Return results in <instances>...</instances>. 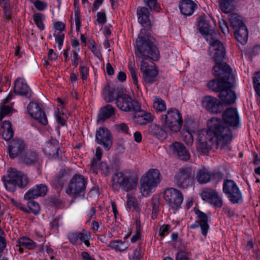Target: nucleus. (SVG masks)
I'll list each match as a JSON object with an SVG mask.
<instances>
[{
    "label": "nucleus",
    "instance_id": "nucleus-1",
    "mask_svg": "<svg viewBox=\"0 0 260 260\" xmlns=\"http://www.w3.org/2000/svg\"><path fill=\"white\" fill-rule=\"evenodd\" d=\"M208 126V130H202L198 134L197 149L207 153L213 147L224 149L228 147L233 138L230 128L216 118H211Z\"/></svg>",
    "mask_w": 260,
    "mask_h": 260
},
{
    "label": "nucleus",
    "instance_id": "nucleus-2",
    "mask_svg": "<svg viewBox=\"0 0 260 260\" xmlns=\"http://www.w3.org/2000/svg\"><path fill=\"white\" fill-rule=\"evenodd\" d=\"M155 39L149 34H140L136 41L135 54L141 64L153 62L159 58Z\"/></svg>",
    "mask_w": 260,
    "mask_h": 260
},
{
    "label": "nucleus",
    "instance_id": "nucleus-3",
    "mask_svg": "<svg viewBox=\"0 0 260 260\" xmlns=\"http://www.w3.org/2000/svg\"><path fill=\"white\" fill-rule=\"evenodd\" d=\"M213 73L218 79H213L208 82L207 86L210 89L220 93L224 87H233L235 78L226 63L215 65L213 67Z\"/></svg>",
    "mask_w": 260,
    "mask_h": 260
},
{
    "label": "nucleus",
    "instance_id": "nucleus-4",
    "mask_svg": "<svg viewBox=\"0 0 260 260\" xmlns=\"http://www.w3.org/2000/svg\"><path fill=\"white\" fill-rule=\"evenodd\" d=\"M6 189L10 192H14L17 187L23 188L29 182L27 175L15 168H10L6 175L3 177Z\"/></svg>",
    "mask_w": 260,
    "mask_h": 260
},
{
    "label": "nucleus",
    "instance_id": "nucleus-5",
    "mask_svg": "<svg viewBox=\"0 0 260 260\" xmlns=\"http://www.w3.org/2000/svg\"><path fill=\"white\" fill-rule=\"evenodd\" d=\"M161 180V175L157 169H151L142 177L140 180V192L143 196H148L154 192Z\"/></svg>",
    "mask_w": 260,
    "mask_h": 260
},
{
    "label": "nucleus",
    "instance_id": "nucleus-6",
    "mask_svg": "<svg viewBox=\"0 0 260 260\" xmlns=\"http://www.w3.org/2000/svg\"><path fill=\"white\" fill-rule=\"evenodd\" d=\"M203 37L210 43L209 54L212 59L216 62V65L222 64L221 62L225 55V48L223 44L214 38L215 34H202Z\"/></svg>",
    "mask_w": 260,
    "mask_h": 260
},
{
    "label": "nucleus",
    "instance_id": "nucleus-7",
    "mask_svg": "<svg viewBox=\"0 0 260 260\" xmlns=\"http://www.w3.org/2000/svg\"><path fill=\"white\" fill-rule=\"evenodd\" d=\"M161 119L173 132L179 131L183 123L180 112L175 108L169 109L166 114L161 115Z\"/></svg>",
    "mask_w": 260,
    "mask_h": 260
},
{
    "label": "nucleus",
    "instance_id": "nucleus-8",
    "mask_svg": "<svg viewBox=\"0 0 260 260\" xmlns=\"http://www.w3.org/2000/svg\"><path fill=\"white\" fill-rule=\"evenodd\" d=\"M194 174V171L191 167H182L175 174L174 183L179 188H186L192 184Z\"/></svg>",
    "mask_w": 260,
    "mask_h": 260
},
{
    "label": "nucleus",
    "instance_id": "nucleus-9",
    "mask_svg": "<svg viewBox=\"0 0 260 260\" xmlns=\"http://www.w3.org/2000/svg\"><path fill=\"white\" fill-rule=\"evenodd\" d=\"M86 184L87 180L83 176L75 174L69 182L68 187L66 189V193L74 198L84 194Z\"/></svg>",
    "mask_w": 260,
    "mask_h": 260
},
{
    "label": "nucleus",
    "instance_id": "nucleus-10",
    "mask_svg": "<svg viewBox=\"0 0 260 260\" xmlns=\"http://www.w3.org/2000/svg\"><path fill=\"white\" fill-rule=\"evenodd\" d=\"M112 182L113 189H117L118 187H121L126 191L134 189L137 184V180L127 177L122 172L115 173L112 176Z\"/></svg>",
    "mask_w": 260,
    "mask_h": 260
},
{
    "label": "nucleus",
    "instance_id": "nucleus-11",
    "mask_svg": "<svg viewBox=\"0 0 260 260\" xmlns=\"http://www.w3.org/2000/svg\"><path fill=\"white\" fill-rule=\"evenodd\" d=\"M223 191L233 204H238L242 201V193L233 180L227 179L224 181Z\"/></svg>",
    "mask_w": 260,
    "mask_h": 260
},
{
    "label": "nucleus",
    "instance_id": "nucleus-12",
    "mask_svg": "<svg viewBox=\"0 0 260 260\" xmlns=\"http://www.w3.org/2000/svg\"><path fill=\"white\" fill-rule=\"evenodd\" d=\"M115 100L117 107L122 111L130 112L139 111L140 110V104L127 94L118 95Z\"/></svg>",
    "mask_w": 260,
    "mask_h": 260
},
{
    "label": "nucleus",
    "instance_id": "nucleus-13",
    "mask_svg": "<svg viewBox=\"0 0 260 260\" xmlns=\"http://www.w3.org/2000/svg\"><path fill=\"white\" fill-rule=\"evenodd\" d=\"M164 198L168 205L174 210L181 206L183 197L181 191L174 188H169L164 191Z\"/></svg>",
    "mask_w": 260,
    "mask_h": 260
},
{
    "label": "nucleus",
    "instance_id": "nucleus-14",
    "mask_svg": "<svg viewBox=\"0 0 260 260\" xmlns=\"http://www.w3.org/2000/svg\"><path fill=\"white\" fill-rule=\"evenodd\" d=\"M140 70L143 73L144 80L146 83L152 84L156 81L158 70L154 62L141 64Z\"/></svg>",
    "mask_w": 260,
    "mask_h": 260
},
{
    "label": "nucleus",
    "instance_id": "nucleus-15",
    "mask_svg": "<svg viewBox=\"0 0 260 260\" xmlns=\"http://www.w3.org/2000/svg\"><path fill=\"white\" fill-rule=\"evenodd\" d=\"M137 14L139 22L143 26V28L141 29V32H142L143 29L146 32L152 31L153 23L150 19V13L148 9L144 7H138Z\"/></svg>",
    "mask_w": 260,
    "mask_h": 260
},
{
    "label": "nucleus",
    "instance_id": "nucleus-16",
    "mask_svg": "<svg viewBox=\"0 0 260 260\" xmlns=\"http://www.w3.org/2000/svg\"><path fill=\"white\" fill-rule=\"evenodd\" d=\"M201 197L203 200L216 208H221L223 205V201L221 196L215 189H205L202 191Z\"/></svg>",
    "mask_w": 260,
    "mask_h": 260
},
{
    "label": "nucleus",
    "instance_id": "nucleus-17",
    "mask_svg": "<svg viewBox=\"0 0 260 260\" xmlns=\"http://www.w3.org/2000/svg\"><path fill=\"white\" fill-rule=\"evenodd\" d=\"M201 103L202 106L210 112L218 113L222 111V106L215 97L205 96L202 98Z\"/></svg>",
    "mask_w": 260,
    "mask_h": 260
},
{
    "label": "nucleus",
    "instance_id": "nucleus-18",
    "mask_svg": "<svg viewBox=\"0 0 260 260\" xmlns=\"http://www.w3.org/2000/svg\"><path fill=\"white\" fill-rule=\"evenodd\" d=\"M96 139L98 144L103 145L106 150L112 145V137L109 131L105 128H100L96 133Z\"/></svg>",
    "mask_w": 260,
    "mask_h": 260
},
{
    "label": "nucleus",
    "instance_id": "nucleus-19",
    "mask_svg": "<svg viewBox=\"0 0 260 260\" xmlns=\"http://www.w3.org/2000/svg\"><path fill=\"white\" fill-rule=\"evenodd\" d=\"M27 111L34 118L38 120L41 124L46 125L48 121L46 116L37 103L30 102L27 107Z\"/></svg>",
    "mask_w": 260,
    "mask_h": 260
},
{
    "label": "nucleus",
    "instance_id": "nucleus-20",
    "mask_svg": "<svg viewBox=\"0 0 260 260\" xmlns=\"http://www.w3.org/2000/svg\"><path fill=\"white\" fill-rule=\"evenodd\" d=\"M169 151L179 159L186 161L190 158L189 151L181 143L174 142L169 146Z\"/></svg>",
    "mask_w": 260,
    "mask_h": 260
},
{
    "label": "nucleus",
    "instance_id": "nucleus-21",
    "mask_svg": "<svg viewBox=\"0 0 260 260\" xmlns=\"http://www.w3.org/2000/svg\"><path fill=\"white\" fill-rule=\"evenodd\" d=\"M222 118L224 122L231 127L236 128L239 125V116L236 108H229L226 109L222 113Z\"/></svg>",
    "mask_w": 260,
    "mask_h": 260
},
{
    "label": "nucleus",
    "instance_id": "nucleus-22",
    "mask_svg": "<svg viewBox=\"0 0 260 260\" xmlns=\"http://www.w3.org/2000/svg\"><path fill=\"white\" fill-rule=\"evenodd\" d=\"M194 212L198 217V224H194L190 226L191 229H194L198 226L201 228V233L206 236L207 235L209 225L208 224V217L207 214L202 212L199 209H194Z\"/></svg>",
    "mask_w": 260,
    "mask_h": 260
},
{
    "label": "nucleus",
    "instance_id": "nucleus-23",
    "mask_svg": "<svg viewBox=\"0 0 260 260\" xmlns=\"http://www.w3.org/2000/svg\"><path fill=\"white\" fill-rule=\"evenodd\" d=\"M25 148V144L20 139H15L10 143L8 151L11 158H14L20 156Z\"/></svg>",
    "mask_w": 260,
    "mask_h": 260
},
{
    "label": "nucleus",
    "instance_id": "nucleus-24",
    "mask_svg": "<svg viewBox=\"0 0 260 260\" xmlns=\"http://www.w3.org/2000/svg\"><path fill=\"white\" fill-rule=\"evenodd\" d=\"M19 161L28 166L36 165L39 161L38 153L36 151L28 150L19 156Z\"/></svg>",
    "mask_w": 260,
    "mask_h": 260
},
{
    "label": "nucleus",
    "instance_id": "nucleus-25",
    "mask_svg": "<svg viewBox=\"0 0 260 260\" xmlns=\"http://www.w3.org/2000/svg\"><path fill=\"white\" fill-rule=\"evenodd\" d=\"M47 191V186L44 184H40L28 190L25 194L24 198L28 201L39 197H43L46 194Z\"/></svg>",
    "mask_w": 260,
    "mask_h": 260
},
{
    "label": "nucleus",
    "instance_id": "nucleus-26",
    "mask_svg": "<svg viewBox=\"0 0 260 260\" xmlns=\"http://www.w3.org/2000/svg\"><path fill=\"white\" fill-rule=\"evenodd\" d=\"M14 92L16 94L29 98L31 96V90L25 81L18 78L15 82Z\"/></svg>",
    "mask_w": 260,
    "mask_h": 260
},
{
    "label": "nucleus",
    "instance_id": "nucleus-27",
    "mask_svg": "<svg viewBox=\"0 0 260 260\" xmlns=\"http://www.w3.org/2000/svg\"><path fill=\"white\" fill-rule=\"evenodd\" d=\"M229 19L231 25L235 29L234 32H238L240 31H244L247 32L248 30L246 26L237 14L231 13L229 16Z\"/></svg>",
    "mask_w": 260,
    "mask_h": 260
},
{
    "label": "nucleus",
    "instance_id": "nucleus-28",
    "mask_svg": "<svg viewBox=\"0 0 260 260\" xmlns=\"http://www.w3.org/2000/svg\"><path fill=\"white\" fill-rule=\"evenodd\" d=\"M231 88L232 87H224L219 93V98L223 104H232L235 102L236 94Z\"/></svg>",
    "mask_w": 260,
    "mask_h": 260
},
{
    "label": "nucleus",
    "instance_id": "nucleus-29",
    "mask_svg": "<svg viewBox=\"0 0 260 260\" xmlns=\"http://www.w3.org/2000/svg\"><path fill=\"white\" fill-rule=\"evenodd\" d=\"M197 7V5L192 0H181L179 8L181 13L185 16L191 15Z\"/></svg>",
    "mask_w": 260,
    "mask_h": 260
},
{
    "label": "nucleus",
    "instance_id": "nucleus-30",
    "mask_svg": "<svg viewBox=\"0 0 260 260\" xmlns=\"http://www.w3.org/2000/svg\"><path fill=\"white\" fill-rule=\"evenodd\" d=\"M148 133L161 141L165 140L168 136L167 133L164 128L156 124H152L149 126Z\"/></svg>",
    "mask_w": 260,
    "mask_h": 260
},
{
    "label": "nucleus",
    "instance_id": "nucleus-31",
    "mask_svg": "<svg viewBox=\"0 0 260 260\" xmlns=\"http://www.w3.org/2000/svg\"><path fill=\"white\" fill-rule=\"evenodd\" d=\"M47 155L58 156L59 150V143L56 139H51L47 142L45 147L43 149Z\"/></svg>",
    "mask_w": 260,
    "mask_h": 260
},
{
    "label": "nucleus",
    "instance_id": "nucleus-32",
    "mask_svg": "<svg viewBox=\"0 0 260 260\" xmlns=\"http://www.w3.org/2000/svg\"><path fill=\"white\" fill-rule=\"evenodd\" d=\"M115 109L111 105L107 104L101 108L98 116L99 121H104L115 114Z\"/></svg>",
    "mask_w": 260,
    "mask_h": 260
},
{
    "label": "nucleus",
    "instance_id": "nucleus-33",
    "mask_svg": "<svg viewBox=\"0 0 260 260\" xmlns=\"http://www.w3.org/2000/svg\"><path fill=\"white\" fill-rule=\"evenodd\" d=\"M196 23L197 28L200 32H210L212 30L210 21L207 20L205 17L200 16L198 18Z\"/></svg>",
    "mask_w": 260,
    "mask_h": 260
},
{
    "label": "nucleus",
    "instance_id": "nucleus-34",
    "mask_svg": "<svg viewBox=\"0 0 260 260\" xmlns=\"http://www.w3.org/2000/svg\"><path fill=\"white\" fill-rule=\"evenodd\" d=\"M211 178L210 172L205 168H202L198 170L196 178L200 183H206L210 181Z\"/></svg>",
    "mask_w": 260,
    "mask_h": 260
},
{
    "label": "nucleus",
    "instance_id": "nucleus-35",
    "mask_svg": "<svg viewBox=\"0 0 260 260\" xmlns=\"http://www.w3.org/2000/svg\"><path fill=\"white\" fill-rule=\"evenodd\" d=\"M2 128L4 130L3 134V139L7 141H9L13 137L14 135L10 122L9 121H5L3 123Z\"/></svg>",
    "mask_w": 260,
    "mask_h": 260
},
{
    "label": "nucleus",
    "instance_id": "nucleus-36",
    "mask_svg": "<svg viewBox=\"0 0 260 260\" xmlns=\"http://www.w3.org/2000/svg\"><path fill=\"white\" fill-rule=\"evenodd\" d=\"M153 116L149 113H144L135 117V122L140 125H145L153 120Z\"/></svg>",
    "mask_w": 260,
    "mask_h": 260
},
{
    "label": "nucleus",
    "instance_id": "nucleus-37",
    "mask_svg": "<svg viewBox=\"0 0 260 260\" xmlns=\"http://www.w3.org/2000/svg\"><path fill=\"white\" fill-rule=\"evenodd\" d=\"M115 89L109 86H106L103 89V97L106 102H111L115 99Z\"/></svg>",
    "mask_w": 260,
    "mask_h": 260
},
{
    "label": "nucleus",
    "instance_id": "nucleus-38",
    "mask_svg": "<svg viewBox=\"0 0 260 260\" xmlns=\"http://www.w3.org/2000/svg\"><path fill=\"white\" fill-rule=\"evenodd\" d=\"M107 246L116 251H123L128 247L127 244H125L120 240L111 241Z\"/></svg>",
    "mask_w": 260,
    "mask_h": 260
},
{
    "label": "nucleus",
    "instance_id": "nucleus-39",
    "mask_svg": "<svg viewBox=\"0 0 260 260\" xmlns=\"http://www.w3.org/2000/svg\"><path fill=\"white\" fill-rule=\"evenodd\" d=\"M17 243L19 244V246H22L27 249H32L36 247V243L30 239L26 237L20 238Z\"/></svg>",
    "mask_w": 260,
    "mask_h": 260
},
{
    "label": "nucleus",
    "instance_id": "nucleus-40",
    "mask_svg": "<svg viewBox=\"0 0 260 260\" xmlns=\"http://www.w3.org/2000/svg\"><path fill=\"white\" fill-rule=\"evenodd\" d=\"M232 0H220L219 2L220 8L224 13H229L233 9Z\"/></svg>",
    "mask_w": 260,
    "mask_h": 260
},
{
    "label": "nucleus",
    "instance_id": "nucleus-41",
    "mask_svg": "<svg viewBox=\"0 0 260 260\" xmlns=\"http://www.w3.org/2000/svg\"><path fill=\"white\" fill-rule=\"evenodd\" d=\"M153 107L156 111L160 112L165 111L166 109V105L165 102L158 96L155 97Z\"/></svg>",
    "mask_w": 260,
    "mask_h": 260
},
{
    "label": "nucleus",
    "instance_id": "nucleus-42",
    "mask_svg": "<svg viewBox=\"0 0 260 260\" xmlns=\"http://www.w3.org/2000/svg\"><path fill=\"white\" fill-rule=\"evenodd\" d=\"M182 140L188 146H191L193 142V136L188 129H183L182 131Z\"/></svg>",
    "mask_w": 260,
    "mask_h": 260
},
{
    "label": "nucleus",
    "instance_id": "nucleus-43",
    "mask_svg": "<svg viewBox=\"0 0 260 260\" xmlns=\"http://www.w3.org/2000/svg\"><path fill=\"white\" fill-rule=\"evenodd\" d=\"M128 70L135 85L138 87V77L136 73V67L134 61H130L128 64Z\"/></svg>",
    "mask_w": 260,
    "mask_h": 260
},
{
    "label": "nucleus",
    "instance_id": "nucleus-44",
    "mask_svg": "<svg viewBox=\"0 0 260 260\" xmlns=\"http://www.w3.org/2000/svg\"><path fill=\"white\" fill-rule=\"evenodd\" d=\"M33 19L36 25L40 29L42 30L44 29V25L43 20H44V15L41 13H36L34 15Z\"/></svg>",
    "mask_w": 260,
    "mask_h": 260
},
{
    "label": "nucleus",
    "instance_id": "nucleus-45",
    "mask_svg": "<svg viewBox=\"0 0 260 260\" xmlns=\"http://www.w3.org/2000/svg\"><path fill=\"white\" fill-rule=\"evenodd\" d=\"M127 205L129 208H133L134 210L139 211V207L137 203L136 199L129 194L127 195Z\"/></svg>",
    "mask_w": 260,
    "mask_h": 260
},
{
    "label": "nucleus",
    "instance_id": "nucleus-46",
    "mask_svg": "<svg viewBox=\"0 0 260 260\" xmlns=\"http://www.w3.org/2000/svg\"><path fill=\"white\" fill-rule=\"evenodd\" d=\"M27 204L28 208L35 215L39 214L40 211V206L38 203L31 200L28 201Z\"/></svg>",
    "mask_w": 260,
    "mask_h": 260
},
{
    "label": "nucleus",
    "instance_id": "nucleus-47",
    "mask_svg": "<svg viewBox=\"0 0 260 260\" xmlns=\"http://www.w3.org/2000/svg\"><path fill=\"white\" fill-rule=\"evenodd\" d=\"M145 2L151 10L156 12H159L161 10L159 5L157 3L156 0H145Z\"/></svg>",
    "mask_w": 260,
    "mask_h": 260
},
{
    "label": "nucleus",
    "instance_id": "nucleus-48",
    "mask_svg": "<svg viewBox=\"0 0 260 260\" xmlns=\"http://www.w3.org/2000/svg\"><path fill=\"white\" fill-rule=\"evenodd\" d=\"M235 39L238 42L244 45L246 44L248 40V34H234Z\"/></svg>",
    "mask_w": 260,
    "mask_h": 260
},
{
    "label": "nucleus",
    "instance_id": "nucleus-49",
    "mask_svg": "<svg viewBox=\"0 0 260 260\" xmlns=\"http://www.w3.org/2000/svg\"><path fill=\"white\" fill-rule=\"evenodd\" d=\"M253 83L254 89L257 94L260 96V72L255 74L253 78Z\"/></svg>",
    "mask_w": 260,
    "mask_h": 260
},
{
    "label": "nucleus",
    "instance_id": "nucleus-50",
    "mask_svg": "<svg viewBox=\"0 0 260 260\" xmlns=\"http://www.w3.org/2000/svg\"><path fill=\"white\" fill-rule=\"evenodd\" d=\"M90 237L88 232L79 233V239L81 241L83 242L87 246H89L90 243L88 239Z\"/></svg>",
    "mask_w": 260,
    "mask_h": 260
},
{
    "label": "nucleus",
    "instance_id": "nucleus-51",
    "mask_svg": "<svg viewBox=\"0 0 260 260\" xmlns=\"http://www.w3.org/2000/svg\"><path fill=\"white\" fill-rule=\"evenodd\" d=\"M99 169L105 175H108L110 173V168L105 162H101L99 164Z\"/></svg>",
    "mask_w": 260,
    "mask_h": 260
},
{
    "label": "nucleus",
    "instance_id": "nucleus-52",
    "mask_svg": "<svg viewBox=\"0 0 260 260\" xmlns=\"http://www.w3.org/2000/svg\"><path fill=\"white\" fill-rule=\"evenodd\" d=\"M11 111V108L7 105H3L1 107L0 120H2L3 117L9 113Z\"/></svg>",
    "mask_w": 260,
    "mask_h": 260
},
{
    "label": "nucleus",
    "instance_id": "nucleus-53",
    "mask_svg": "<svg viewBox=\"0 0 260 260\" xmlns=\"http://www.w3.org/2000/svg\"><path fill=\"white\" fill-rule=\"evenodd\" d=\"M54 37L55 38V41L58 45V48L59 49L61 48V46L63 44L64 40V34H54Z\"/></svg>",
    "mask_w": 260,
    "mask_h": 260
},
{
    "label": "nucleus",
    "instance_id": "nucleus-54",
    "mask_svg": "<svg viewBox=\"0 0 260 260\" xmlns=\"http://www.w3.org/2000/svg\"><path fill=\"white\" fill-rule=\"evenodd\" d=\"M170 226L168 224L163 225L161 226L159 230L160 236L164 237L168 235L170 232Z\"/></svg>",
    "mask_w": 260,
    "mask_h": 260
},
{
    "label": "nucleus",
    "instance_id": "nucleus-55",
    "mask_svg": "<svg viewBox=\"0 0 260 260\" xmlns=\"http://www.w3.org/2000/svg\"><path fill=\"white\" fill-rule=\"evenodd\" d=\"M33 4L35 8L39 11H43L47 7L46 4L40 0L35 1Z\"/></svg>",
    "mask_w": 260,
    "mask_h": 260
},
{
    "label": "nucleus",
    "instance_id": "nucleus-56",
    "mask_svg": "<svg viewBox=\"0 0 260 260\" xmlns=\"http://www.w3.org/2000/svg\"><path fill=\"white\" fill-rule=\"evenodd\" d=\"M218 23L222 32H229V26L228 25L226 22L225 20L221 19L219 21Z\"/></svg>",
    "mask_w": 260,
    "mask_h": 260
},
{
    "label": "nucleus",
    "instance_id": "nucleus-57",
    "mask_svg": "<svg viewBox=\"0 0 260 260\" xmlns=\"http://www.w3.org/2000/svg\"><path fill=\"white\" fill-rule=\"evenodd\" d=\"M98 160H96L95 159H93L91 161L90 164V170L95 174L98 173V168H99V164L98 163Z\"/></svg>",
    "mask_w": 260,
    "mask_h": 260
},
{
    "label": "nucleus",
    "instance_id": "nucleus-58",
    "mask_svg": "<svg viewBox=\"0 0 260 260\" xmlns=\"http://www.w3.org/2000/svg\"><path fill=\"white\" fill-rule=\"evenodd\" d=\"M68 238L70 241L75 244H76L79 239V233H72L69 235Z\"/></svg>",
    "mask_w": 260,
    "mask_h": 260
},
{
    "label": "nucleus",
    "instance_id": "nucleus-59",
    "mask_svg": "<svg viewBox=\"0 0 260 260\" xmlns=\"http://www.w3.org/2000/svg\"><path fill=\"white\" fill-rule=\"evenodd\" d=\"M96 21L100 24H104L106 21V16L104 12H98L97 13Z\"/></svg>",
    "mask_w": 260,
    "mask_h": 260
},
{
    "label": "nucleus",
    "instance_id": "nucleus-60",
    "mask_svg": "<svg viewBox=\"0 0 260 260\" xmlns=\"http://www.w3.org/2000/svg\"><path fill=\"white\" fill-rule=\"evenodd\" d=\"M56 118L57 122L63 126L65 124V119L63 114H61L58 110L56 111Z\"/></svg>",
    "mask_w": 260,
    "mask_h": 260
},
{
    "label": "nucleus",
    "instance_id": "nucleus-61",
    "mask_svg": "<svg viewBox=\"0 0 260 260\" xmlns=\"http://www.w3.org/2000/svg\"><path fill=\"white\" fill-rule=\"evenodd\" d=\"M65 24L60 21H56L53 23V27L56 30L62 31L65 29Z\"/></svg>",
    "mask_w": 260,
    "mask_h": 260
},
{
    "label": "nucleus",
    "instance_id": "nucleus-62",
    "mask_svg": "<svg viewBox=\"0 0 260 260\" xmlns=\"http://www.w3.org/2000/svg\"><path fill=\"white\" fill-rule=\"evenodd\" d=\"M80 74L81 75L82 79L86 80L88 75V69L85 66H80Z\"/></svg>",
    "mask_w": 260,
    "mask_h": 260
},
{
    "label": "nucleus",
    "instance_id": "nucleus-63",
    "mask_svg": "<svg viewBox=\"0 0 260 260\" xmlns=\"http://www.w3.org/2000/svg\"><path fill=\"white\" fill-rule=\"evenodd\" d=\"M176 260H190L184 251H180L179 252L176 256Z\"/></svg>",
    "mask_w": 260,
    "mask_h": 260
},
{
    "label": "nucleus",
    "instance_id": "nucleus-64",
    "mask_svg": "<svg viewBox=\"0 0 260 260\" xmlns=\"http://www.w3.org/2000/svg\"><path fill=\"white\" fill-rule=\"evenodd\" d=\"M141 257V255L140 252V248H136L134 250L131 258L133 260H140Z\"/></svg>",
    "mask_w": 260,
    "mask_h": 260
}]
</instances>
